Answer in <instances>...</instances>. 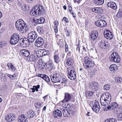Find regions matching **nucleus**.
I'll use <instances>...</instances> for the list:
<instances>
[{
  "instance_id": "nucleus-1",
  "label": "nucleus",
  "mask_w": 122,
  "mask_h": 122,
  "mask_svg": "<svg viewBox=\"0 0 122 122\" xmlns=\"http://www.w3.org/2000/svg\"><path fill=\"white\" fill-rule=\"evenodd\" d=\"M45 10L43 7L40 5H37L34 6L30 11V14L32 15H39L44 13Z\"/></svg>"
},
{
  "instance_id": "nucleus-2",
  "label": "nucleus",
  "mask_w": 122,
  "mask_h": 122,
  "mask_svg": "<svg viewBox=\"0 0 122 122\" xmlns=\"http://www.w3.org/2000/svg\"><path fill=\"white\" fill-rule=\"evenodd\" d=\"M17 29L20 30L22 33H25L29 30V27L25 25V23L22 20H18L15 23Z\"/></svg>"
},
{
  "instance_id": "nucleus-3",
  "label": "nucleus",
  "mask_w": 122,
  "mask_h": 122,
  "mask_svg": "<svg viewBox=\"0 0 122 122\" xmlns=\"http://www.w3.org/2000/svg\"><path fill=\"white\" fill-rule=\"evenodd\" d=\"M111 97L108 93H106L102 95L100 99V102L102 105L105 106L109 104L111 101Z\"/></svg>"
},
{
  "instance_id": "nucleus-4",
  "label": "nucleus",
  "mask_w": 122,
  "mask_h": 122,
  "mask_svg": "<svg viewBox=\"0 0 122 122\" xmlns=\"http://www.w3.org/2000/svg\"><path fill=\"white\" fill-rule=\"evenodd\" d=\"M84 63L83 65V66L86 69L92 67L94 65V61L90 58L87 56L86 57L84 58Z\"/></svg>"
},
{
  "instance_id": "nucleus-5",
  "label": "nucleus",
  "mask_w": 122,
  "mask_h": 122,
  "mask_svg": "<svg viewBox=\"0 0 122 122\" xmlns=\"http://www.w3.org/2000/svg\"><path fill=\"white\" fill-rule=\"evenodd\" d=\"M109 59L111 62L119 63L120 61V58L118 54L116 52L112 53L109 56Z\"/></svg>"
},
{
  "instance_id": "nucleus-6",
  "label": "nucleus",
  "mask_w": 122,
  "mask_h": 122,
  "mask_svg": "<svg viewBox=\"0 0 122 122\" xmlns=\"http://www.w3.org/2000/svg\"><path fill=\"white\" fill-rule=\"evenodd\" d=\"M68 77L71 80L76 78V74L74 68L72 66L67 68Z\"/></svg>"
},
{
  "instance_id": "nucleus-7",
  "label": "nucleus",
  "mask_w": 122,
  "mask_h": 122,
  "mask_svg": "<svg viewBox=\"0 0 122 122\" xmlns=\"http://www.w3.org/2000/svg\"><path fill=\"white\" fill-rule=\"evenodd\" d=\"M20 36L17 34H14L11 36L10 41V43L12 45H15L19 40Z\"/></svg>"
},
{
  "instance_id": "nucleus-8",
  "label": "nucleus",
  "mask_w": 122,
  "mask_h": 122,
  "mask_svg": "<svg viewBox=\"0 0 122 122\" xmlns=\"http://www.w3.org/2000/svg\"><path fill=\"white\" fill-rule=\"evenodd\" d=\"M37 36V35L36 32H32L28 34V40L30 43L33 42L35 41Z\"/></svg>"
},
{
  "instance_id": "nucleus-9",
  "label": "nucleus",
  "mask_w": 122,
  "mask_h": 122,
  "mask_svg": "<svg viewBox=\"0 0 122 122\" xmlns=\"http://www.w3.org/2000/svg\"><path fill=\"white\" fill-rule=\"evenodd\" d=\"M108 41H106L104 40H102L99 42L98 45L100 49L105 50L108 47Z\"/></svg>"
},
{
  "instance_id": "nucleus-10",
  "label": "nucleus",
  "mask_w": 122,
  "mask_h": 122,
  "mask_svg": "<svg viewBox=\"0 0 122 122\" xmlns=\"http://www.w3.org/2000/svg\"><path fill=\"white\" fill-rule=\"evenodd\" d=\"M92 108L93 110L96 113L98 112L100 110V106L98 102L97 101H94L92 102Z\"/></svg>"
},
{
  "instance_id": "nucleus-11",
  "label": "nucleus",
  "mask_w": 122,
  "mask_h": 122,
  "mask_svg": "<svg viewBox=\"0 0 122 122\" xmlns=\"http://www.w3.org/2000/svg\"><path fill=\"white\" fill-rule=\"evenodd\" d=\"M51 78L53 82H60L61 80V77L59 74H55L51 76Z\"/></svg>"
},
{
  "instance_id": "nucleus-12",
  "label": "nucleus",
  "mask_w": 122,
  "mask_h": 122,
  "mask_svg": "<svg viewBox=\"0 0 122 122\" xmlns=\"http://www.w3.org/2000/svg\"><path fill=\"white\" fill-rule=\"evenodd\" d=\"M95 24L97 26L101 27H104L107 25L106 22L103 20H97Z\"/></svg>"
},
{
  "instance_id": "nucleus-13",
  "label": "nucleus",
  "mask_w": 122,
  "mask_h": 122,
  "mask_svg": "<svg viewBox=\"0 0 122 122\" xmlns=\"http://www.w3.org/2000/svg\"><path fill=\"white\" fill-rule=\"evenodd\" d=\"M61 110L62 112L63 116L64 117H67L69 116L70 114L71 113V110L66 109V108H63Z\"/></svg>"
},
{
  "instance_id": "nucleus-14",
  "label": "nucleus",
  "mask_w": 122,
  "mask_h": 122,
  "mask_svg": "<svg viewBox=\"0 0 122 122\" xmlns=\"http://www.w3.org/2000/svg\"><path fill=\"white\" fill-rule=\"evenodd\" d=\"M89 86L90 89L94 91L98 89L99 88L98 83L94 82L90 83L89 84Z\"/></svg>"
},
{
  "instance_id": "nucleus-15",
  "label": "nucleus",
  "mask_w": 122,
  "mask_h": 122,
  "mask_svg": "<svg viewBox=\"0 0 122 122\" xmlns=\"http://www.w3.org/2000/svg\"><path fill=\"white\" fill-rule=\"evenodd\" d=\"M32 52L33 54H34L36 55V56H37L38 59V57L43 56L41 49L38 50L36 49H34Z\"/></svg>"
},
{
  "instance_id": "nucleus-16",
  "label": "nucleus",
  "mask_w": 122,
  "mask_h": 122,
  "mask_svg": "<svg viewBox=\"0 0 122 122\" xmlns=\"http://www.w3.org/2000/svg\"><path fill=\"white\" fill-rule=\"evenodd\" d=\"M43 40L41 37L38 38L36 40L35 45L38 47H40L42 46L43 44Z\"/></svg>"
},
{
  "instance_id": "nucleus-17",
  "label": "nucleus",
  "mask_w": 122,
  "mask_h": 122,
  "mask_svg": "<svg viewBox=\"0 0 122 122\" xmlns=\"http://www.w3.org/2000/svg\"><path fill=\"white\" fill-rule=\"evenodd\" d=\"M71 98V96L70 94L67 93H65V94L64 99L61 102L62 103L68 102L70 100Z\"/></svg>"
},
{
  "instance_id": "nucleus-18",
  "label": "nucleus",
  "mask_w": 122,
  "mask_h": 122,
  "mask_svg": "<svg viewBox=\"0 0 122 122\" xmlns=\"http://www.w3.org/2000/svg\"><path fill=\"white\" fill-rule=\"evenodd\" d=\"M20 52L22 55L25 57L26 58L30 55L29 51L25 49L20 50Z\"/></svg>"
},
{
  "instance_id": "nucleus-19",
  "label": "nucleus",
  "mask_w": 122,
  "mask_h": 122,
  "mask_svg": "<svg viewBox=\"0 0 122 122\" xmlns=\"http://www.w3.org/2000/svg\"><path fill=\"white\" fill-rule=\"evenodd\" d=\"M38 76L42 78L47 82H49L50 81L49 77L45 74H39Z\"/></svg>"
},
{
  "instance_id": "nucleus-20",
  "label": "nucleus",
  "mask_w": 122,
  "mask_h": 122,
  "mask_svg": "<svg viewBox=\"0 0 122 122\" xmlns=\"http://www.w3.org/2000/svg\"><path fill=\"white\" fill-rule=\"evenodd\" d=\"M53 115L55 118H59L62 116L61 111L59 109L56 110L54 112Z\"/></svg>"
},
{
  "instance_id": "nucleus-21",
  "label": "nucleus",
  "mask_w": 122,
  "mask_h": 122,
  "mask_svg": "<svg viewBox=\"0 0 122 122\" xmlns=\"http://www.w3.org/2000/svg\"><path fill=\"white\" fill-rule=\"evenodd\" d=\"M98 33L97 31H94L91 33L90 37L92 40L95 41L98 36Z\"/></svg>"
},
{
  "instance_id": "nucleus-22",
  "label": "nucleus",
  "mask_w": 122,
  "mask_h": 122,
  "mask_svg": "<svg viewBox=\"0 0 122 122\" xmlns=\"http://www.w3.org/2000/svg\"><path fill=\"white\" fill-rule=\"evenodd\" d=\"M108 7H110L113 10H116L117 7L116 4L114 2L110 1L108 2L107 4Z\"/></svg>"
},
{
  "instance_id": "nucleus-23",
  "label": "nucleus",
  "mask_w": 122,
  "mask_h": 122,
  "mask_svg": "<svg viewBox=\"0 0 122 122\" xmlns=\"http://www.w3.org/2000/svg\"><path fill=\"white\" fill-rule=\"evenodd\" d=\"M105 37L107 39L111 40L113 37L112 34V32L109 30L106 31V34H105Z\"/></svg>"
},
{
  "instance_id": "nucleus-24",
  "label": "nucleus",
  "mask_w": 122,
  "mask_h": 122,
  "mask_svg": "<svg viewBox=\"0 0 122 122\" xmlns=\"http://www.w3.org/2000/svg\"><path fill=\"white\" fill-rule=\"evenodd\" d=\"M66 60V64L67 66L72 65L74 63V60L71 58L67 57Z\"/></svg>"
},
{
  "instance_id": "nucleus-25",
  "label": "nucleus",
  "mask_w": 122,
  "mask_h": 122,
  "mask_svg": "<svg viewBox=\"0 0 122 122\" xmlns=\"http://www.w3.org/2000/svg\"><path fill=\"white\" fill-rule=\"evenodd\" d=\"M16 117L14 115H8L7 117H6L5 120L8 122H10L13 121L15 119Z\"/></svg>"
},
{
  "instance_id": "nucleus-26",
  "label": "nucleus",
  "mask_w": 122,
  "mask_h": 122,
  "mask_svg": "<svg viewBox=\"0 0 122 122\" xmlns=\"http://www.w3.org/2000/svg\"><path fill=\"white\" fill-rule=\"evenodd\" d=\"M37 56H35L34 54L31 55L29 59V61L30 62H31L34 61L36 62V61L38 59Z\"/></svg>"
},
{
  "instance_id": "nucleus-27",
  "label": "nucleus",
  "mask_w": 122,
  "mask_h": 122,
  "mask_svg": "<svg viewBox=\"0 0 122 122\" xmlns=\"http://www.w3.org/2000/svg\"><path fill=\"white\" fill-rule=\"evenodd\" d=\"M93 12L97 13H101L102 11V9L100 7H96L93 8L92 9Z\"/></svg>"
},
{
  "instance_id": "nucleus-28",
  "label": "nucleus",
  "mask_w": 122,
  "mask_h": 122,
  "mask_svg": "<svg viewBox=\"0 0 122 122\" xmlns=\"http://www.w3.org/2000/svg\"><path fill=\"white\" fill-rule=\"evenodd\" d=\"M37 31L40 35L42 34L44 32V28L42 26H38L36 28Z\"/></svg>"
},
{
  "instance_id": "nucleus-29",
  "label": "nucleus",
  "mask_w": 122,
  "mask_h": 122,
  "mask_svg": "<svg viewBox=\"0 0 122 122\" xmlns=\"http://www.w3.org/2000/svg\"><path fill=\"white\" fill-rule=\"evenodd\" d=\"M45 19L43 17H41L39 19H37L36 20V24L42 23L45 21Z\"/></svg>"
},
{
  "instance_id": "nucleus-30",
  "label": "nucleus",
  "mask_w": 122,
  "mask_h": 122,
  "mask_svg": "<svg viewBox=\"0 0 122 122\" xmlns=\"http://www.w3.org/2000/svg\"><path fill=\"white\" fill-rule=\"evenodd\" d=\"M109 70L111 71H115L118 68V67L116 64L111 65L109 67Z\"/></svg>"
},
{
  "instance_id": "nucleus-31",
  "label": "nucleus",
  "mask_w": 122,
  "mask_h": 122,
  "mask_svg": "<svg viewBox=\"0 0 122 122\" xmlns=\"http://www.w3.org/2000/svg\"><path fill=\"white\" fill-rule=\"evenodd\" d=\"M54 61L56 63H58L60 61V58L58 55H55L54 56Z\"/></svg>"
},
{
  "instance_id": "nucleus-32",
  "label": "nucleus",
  "mask_w": 122,
  "mask_h": 122,
  "mask_svg": "<svg viewBox=\"0 0 122 122\" xmlns=\"http://www.w3.org/2000/svg\"><path fill=\"white\" fill-rule=\"evenodd\" d=\"M7 66L9 67L13 71H15L16 70V68L13 64L10 63H8L7 64Z\"/></svg>"
},
{
  "instance_id": "nucleus-33",
  "label": "nucleus",
  "mask_w": 122,
  "mask_h": 122,
  "mask_svg": "<svg viewBox=\"0 0 122 122\" xmlns=\"http://www.w3.org/2000/svg\"><path fill=\"white\" fill-rule=\"evenodd\" d=\"M95 4L100 5L103 4L104 2V0H94Z\"/></svg>"
},
{
  "instance_id": "nucleus-34",
  "label": "nucleus",
  "mask_w": 122,
  "mask_h": 122,
  "mask_svg": "<svg viewBox=\"0 0 122 122\" xmlns=\"http://www.w3.org/2000/svg\"><path fill=\"white\" fill-rule=\"evenodd\" d=\"M34 112L33 111H29L27 113L28 117L29 118H30L33 117L34 115Z\"/></svg>"
},
{
  "instance_id": "nucleus-35",
  "label": "nucleus",
  "mask_w": 122,
  "mask_h": 122,
  "mask_svg": "<svg viewBox=\"0 0 122 122\" xmlns=\"http://www.w3.org/2000/svg\"><path fill=\"white\" fill-rule=\"evenodd\" d=\"M40 87V85H38L36 86H33V88H31L32 90V92H35V90L36 92H37L38 91V89H39Z\"/></svg>"
},
{
  "instance_id": "nucleus-36",
  "label": "nucleus",
  "mask_w": 122,
  "mask_h": 122,
  "mask_svg": "<svg viewBox=\"0 0 122 122\" xmlns=\"http://www.w3.org/2000/svg\"><path fill=\"white\" fill-rule=\"evenodd\" d=\"M25 39V40L23 46V47H25L28 46L29 45L30 43V42L28 40V38H26Z\"/></svg>"
},
{
  "instance_id": "nucleus-37",
  "label": "nucleus",
  "mask_w": 122,
  "mask_h": 122,
  "mask_svg": "<svg viewBox=\"0 0 122 122\" xmlns=\"http://www.w3.org/2000/svg\"><path fill=\"white\" fill-rule=\"evenodd\" d=\"M25 38H21V39H19V44L20 46H23V47L24 43V42L25 40Z\"/></svg>"
},
{
  "instance_id": "nucleus-38",
  "label": "nucleus",
  "mask_w": 122,
  "mask_h": 122,
  "mask_svg": "<svg viewBox=\"0 0 122 122\" xmlns=\"http://www.w3.org/2000/svg\"><path fill=\"white\" fill-rule=\"evenodd\" d=\"M112 105V109H115L116 108H117L118 105L116 102H114L111 104Z\"/></svg>"
},
{
  "instance_id": "nucleus-39",
  "label": "nucleus",
  "mask_w": 122,
  "mask_h": 122,
  "mask_svg": "<svg viewBox=\"0 0 122 122\" xmlns=\"http://www.w3.org/2000/svg\"><path fill=\"white\" fill-rule=\"evenodd\" d=\"M105 122H117V120L114 118H109L106 120Z\"/></svg>"
},
{
  "instance_id": "nucleus-40",
  "label": "nucleus",
  "mask_w": 122,
  "mask_h": 122,
  "mask_svg": "<svg viewBox=\"0 0 122 122\" xmlns=\"http://www.w3.org/2000/svg\"><path fill=\"white\" fill-rule=\"evenodd\" d=\"M110 88V86L109 84H106L104 86V90H108Z\"/></svg>"
},
{
  "instance_id": "nucleus-41",
  "label": "nucleus",
  "mask_w": 122,
  "mask_h": 122,
  "mask_svg": "<svg viewBox=\"0 0 122 122\" xmlns=\"http://www.w3.org/2000/svg\"><path fill=\"white\" fill-rule=\"evenodd\" d=\"M115 81L116 82L120 83L122 81V78L120 77H116L115 78Z\"/></svg>"
},
{
  "instance_id": "nucleus-42",
  "label": "nucleus",
  "mask_w": 122,
  "mask_h": 122,
  "mask_svg": "<svg viewBox=\"0 0 122 122\" xmlns=\"http://www.w3.org/2000/svg\"><path fill=\"white\" fill-rule=\"evenodd\" d=\"M63 22L65 24H66V23H68L69 21L68 19L66 17H63L62 20V22Z\"/></svg>"
},
{
  "instance_id": "nucleus-43",
  "label": "nucleus",
  "mask_w": 122,
  "mask_h": 122,
  "mask_svg": "<svg viewBox=\"0 0 122 122\" xmlns=\"http://www.w3.org/2000/svg\"><path fill=\"white\" fill-rule=\"evenodd\" d=\"M118 119L119 121L122 120V110L120 112L118 117Z\"/></svg>"
},
{
  "instance_id": "nucleus-44",
  "label": "nucleus",
  "mask_w": 122,
  "mask_h": 122,
  "mask_svg": "<svg viewBox=\"0 0 122 122\" xmlns=\"http://www.w3.org/2000/svg\"><path fill=\"white\" fill-rule=\"evenodd\" d=\"M18 121L20 122H27V118L26 117H24L21 119H18Z\"/></svg>"
},
{
  "instance_id": "nucleus-45",
  "label": "nucleus",
  "mask_w": 122,
  "mask_h": 122,
  "mask_svg": "<svg viewBox=\"0 0 122 122\" xmlns=\"http://www.w3.org/2000/svg\"><path fill=\"white\" fill-rule=\"evenodd\" d=\"M52 65V64L50 63H45V66L46 68H49Z\"/></svg>"
},
{
  "instance_id": "nucleus-46",
  "label": "nucleus",
  "mask_w": 122,
  "mask_h": 122,
  "mask_svg": "<svg viewBox=\"0 0 122 122\" xmlns=\"http://www.w3.org/2000/svg\"><path fill=\"white\" fill-rule=\"evenodd\" d=\"M42 51V54L43 56L46 55L48 53V51H46V50H41Z\"/></svg>"
},
{
  "instance_id": "nucleus-47",
  "label": "nucleus",
  "mask_w": 122,
  "mask_h": 122,
  "mask_svg": "<svg viewBox=\"0 0 122 122\" xmlns=\"http://www.w3.org/2000/svg\"><path fill=\"white\" fill-rule=\"evenodd\" d=\"M45 63H40V64H39L40 67L42 69H44V68H46V66H45Z\"/></svg>"
},
{
  "instance_id": "nucleus-48",
  "label": "nucleus",
  "mask_w": 122,
  "mask_h": 122,
  "mask_svg": "<svg viewBox=\"0 0 122 122\" xmlns=\"http://www.w3.org/2000/svg\"><path fill=\"white\" fill-rule=\"evenodd\" d=\"M67 82V80L65 78H63L61 81V83L62 84L64 83L66 84Z\"/></svg>"
},
{
  "instance_id": "nucleus-49",
  "label": "nucleus",
  "mask_w": 122,
  "mask_h": 122,
  "mask_svg": "<svg viewBox=\"0 0 122 122\" xmlns=\"http://www.w3.org/2000/svg\"><path fill=\"white\" fill-rule=\"evenodd\" d=\"M6 75L8 77H9L11 80H13V78L14 77V75H10L8 74H6Z\"/></svg>"
},
{
  "instance_id": "nucleus-50",
  "label": "nucleus",
  "mask_w": 122,
  "mask_h": 122,
  "mask_svg": "<svg viewBox=\"0 0 122 122\" xmlns=\"http://www.w3.org/2000/svg\"><path fill=\"white\" fill-rule=\"evenodd\" d=\"M59 22L57 20H56L54 22V27H57L58 25Z\"/></svg>"
},
{
  "instance_id": "nucleus-51",
  "label": "nucleus",
  "mask_w": 122,
  "mask_h": 122,
  "mask_svg": "<svg viewBox=\"0 0 122 122\" xmlns=\"http://www.w3.org/2000/svg\"><path fill=\"white\" fill-rule=\"evenodd\" d=\"M77 48H76V49L77 51H78L79 53L80 52V46L79 45V44L78 43L77 45Z\"/></svg>"
},
{
  "instance_id": "nucleus-52",
  "label": "nucleus",
  "mask_w": 122,
  "mask_h": 122,
  "mask_svg": "<svg viewBox=\"0 0 122 122\" xmlns=\"http://www.w3.org/2000/svg\"><path fill=\"white\" fill-rule=\"evenodd\" d=\"M87 92L88 93V96L90 97L94 93V92L92 91H88Z\"/></svg>"
},
{
  "instance_id": "nucleus-53",
  "label": "nucleus",
  "mask_w": 122,
  "mask_h": 122,
  "mask_svg": "<svg viewBox=\"0 0 122 122\" xmlns=\"http://www.w3.org/2000/svg\"><path fill=\"white\" fill-rule=\"evenodd\" d=\"M65 49L66 52H67L68 51V46L66 44H65Z\"/></svg>"
},
{
  "instance_id": "nucleus-54",
  "label": "nucleus",
  "mask_w": 122,
  "mask_h": 122,
  "mask_svg": "<svg viewBox=\"0 0 122 122\" xmlns=\"http://www.w3.org/2000/svg\"><path fill=\"white\" fill-rule=\"evenodd\" d=\"M22 8L23 11H25L27 9L26 6L25 5H24L22 6Z\"/></svg>"
},
{
  "instance_id": "nucleus-55",
  "label": "nucleus",
  "mask_w": 122,
  "mask_h": 122,
  "mask_svg": "<svg viewBox=\"0 0 122 122\" xmlns=\"http://www.w3.org/2000/svg\"><path fill=\"white\" fill-rule=\"evenodd\" d=\"M43 103H42V102L41 103L40 102H38L37 103H36V105H37L38 106H39V107H41V106H42V104Z\"/></svg>"
},
{
  "instance_id": "nucleus-56",
  "label": "nucleus",
  "mask_w": 122,
  "mask_h": 122,
  "mask_svg": "<svg viewBox=\"0 0 122 122\" xmlns=\"http://www.w3.org/2000/svg\"><path fill=\"white\" fill-rule=\"evenodd\" d=\"M111 106V104L109 105V106H108L107 107V109H109L110 110H111L112 109Z\"/></svg>"
},
{
  "instance_id": "nucleus-57",
  "label": "nucleus",
  "mask_w": 122,
  "mask_h": 122,
  "mask_svg": "<svg viewBox=\"0 0 122 122\" xmlns=\"http://www.w3.org/2000/svg\"><path fill=\"white\" fill-rule=\"evenodd\" d=\"M24 117H25L24 115L23 114H21V115L20 117H18V119L23 118Z\"/></svg>"
},
{
  "instance_id": "nucleus-58",
  "label": "nucleus",
  "mask_w": 122,
  "mask_h": 122,
  "mask_svg": "<svg viewBox=\"0 0 122 122\" xmlns=\"http://www.w3.org/2000/svg\"><path fill=\"white\" fill-rule=\"evenodd\" d=\"M81 0H74V1L75 3L76 2L78 4H79Z\"/></svg>"
},
{
  "instance_id": "nucleus-59",
  "label": "nucleus",
  "mask_w": 122,
  "mask_h": 122,
  "mask_svg": "<svg viewBox=\"0 0 122 122\" xmlns=\"http://www.w3.org/2000/svg\"><path fill=\"white\" fill-rule=\"evenodd\" d=\"M71 52L70 51H69L67 54V57L71 56Z\"/></svg>"
},
{
  "instance_id": "nucleus-60",
  "label": "nucleus",
  "mask_w": 122,
  "mask_h": 122,
  "mask_svg": "<svg viewBox=\"0 0 122 122\" xmlns=\"http://www.w3.org/2000/svg\"><path fill=\"white\" fill-rule=\"evenodd\" d=\"M54 31L55 33H56L58 32V28L54 27Z\"/></svg>"
},
{
  "instance_id": "nucleus-61",
  "label": "nucleus",
  "mask_w": 122,
  "mask_h": 122,
  "mask_svg": "<svg viewBox=\"0 0 122 122\" xmlns=\"http://www.w3.org/2000/svg\"><path fill=\"white\" fill-rule=\"evenodd\" d=\"M118 14L120 16L122 17V11H119L118 12Z\"/></svg>"
},
{
  "instance_id": "nucleus-62",
  "label": "nucleus",
  "mask_w": 122,
  "mask_h": 122,
  "mask_svg": "<svg viewBox=\"0 0 122 122\" xmlns=\"http://www.w3.org/2000/svg\"><path fill=\"white\" fill-rule=\"evenodd\" d=\"M69 11L72 10V7L71 6H69L68 7Z\"/></svg>"
},
{
  "instance_id": "nucleus-63",
  "label": "nucleus",
  "mask_w": 122,
  "mask_h": 122,
  "mask_svg": "<svg viewBox=\"0 0 122 122\" xmlns=\"http://www.w3.org/2000/svg\"><path fill=\"white\" fill-rule=\"evenodd\" d=\"M66 107L67 108H69L71 107V106L69 104H67V106H66Z\"/></svg>"
},
{
  "instance_id": "nucleus-64",
  "label": "nucleus",
  "mask_w": 122,
  "mask_h": 122,
  "mask_svg": "<svg viewBox=\"0 0 122 122\" xmlns=\"http://www.w3.org/2000/svg\"><path fill=\"white\" fill-rule=\"evenodd\" d=\"M46 106H44V107L43 108V109L42 110V111H45L46 109Z\"/></svg>"
}]
</instances>
